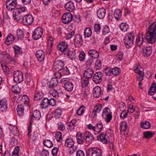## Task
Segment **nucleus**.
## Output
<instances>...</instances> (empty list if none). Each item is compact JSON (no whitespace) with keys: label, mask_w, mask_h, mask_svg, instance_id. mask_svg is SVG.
Returning a JSON list of instances; mask_svg holds the SVG:
<instances>
[{"label":"nucleus","mask_w":156,"mask_h":156,"mask_svg":"<svg viewBox=\"0 0 156 156\" xmlns=\"http://www.w3.org/2000/svg\"><path fill=\"white\" fill-rule=\"evenodd\" d=\"M156 23H151L148 27L145 39L149 43L154 44L156 41Z\"/></svg>","instance_id":"f257e3e1"},{"label":"nucleus","mask_w":156,"mask_h":156,"mask_svg":"<svg viewBox=\"0 0 156 156\" xmlns=\"http://www.w3.org/2000/svg\"><path fill=\"white\" fill-rule=\"evenodd\" d=\"M86 156H102V151L98 147H90L87 149Z\"/></svg>","instance_id":"f03ea898"},{"label":"nucleus","mask_w":156,"mask_h":156,"mask_svg":"<svg viewBox=\"0 0 156 156\" xmlns=\"http://www.w3.org/2000/svg\"><path fill=\"white\" fill-rule=\"evenodd\" d=\"M25 10V8L24 7L16 9L13 12V16L14 19L17 21L20 20L23 17V13L24 12Z\"/></svg>","instance_id":"7ed1b4c3"},{"label":"nucleus","mask_w":156,"mask_h":156,"mask_svg":"<svg viewBox=\"0 0 156 156\" xmlns=\"http://www.w3.org/2000/svg\"><path fill=\"white\" fill-rule=\"evenodd\" d=\"M134 37V34L133 33L128 34L124 39V44L127 48H130L133 44Z\"/></svg>","instance_id":"20e7f679"},{"label":"nucleus","mask_w":156,"mask_h":156,"mask_svg":"<svg viewBox=\"0 0 156 156\" xmlns=\"http://www.w3.org/2000/svg\"><path fill=\"white\" fill-rule=\"evenodd\" d=\"M108 138V136L107 134L102 133L97 136V139L98 140H100V141L105 144L109 143V148L112 149L113 148V144L111 142Z\"/></svg>","instance_id":"39448f33"},{"label":"nucleus","mask_w":156,"mask_h":156,"mask_svg":"<svg viewBox=\"0 0 156 156\" xmlns=\"http://www.w3.org/2000/svg\"><path fill=\"white\" fill-rule=\"evenodd\" d=\"M13 75L14 80L16 83H20L23 80V75L21 71L19 70L15 71Z\"/></svg>","instance_id":"423d86ee"},{"label":"nucleus","mask_w":156,"mask_h":156,"mask_svg":"<svg viewBox=\"0 0 156 156\" xmlns=\"http://www.w3.org/2000/svg\"><path fill=\"white\" fill-rule=\"evenodd\" d=\"M43 34V29L41 27H37L33 32L32 37L35 40H37L41 38Z\"/></svg>","instance_id":"0eeeda50"},{"label":"nucleus","mask_w":156,"mask_h":156,"mask_svg":"<svg viewBox=\"0 0 156 156\" xmlns=\"http://www.w3.org/2000/svg\"><path fill=\"white\" fill-rule=\"evenodd\" d=\"M7 9L9 11L14 9L16 5V0H7L5 2Z\"/></svg>","instance_id":"6e6552de"},{"label":"nucleus","mask_w":156,"mask_h":156,"mask_svg":"<svg viewBox=\"0 0 156 156\" xmlns=\"http://www.w3.org/2000/svg\"><path fill=\"white\" fill-rule=\"evenodd\" d=\"M22 22L25 25H29L31 24L34 21V19L31 15H25L23 18Z\"/></svg>","instance_id":"1a4fd4ad"},{"label":"nucleus","mask_w":156,"mask_h":156,"mask_svg":"<svg viewBox=\"0 0 156 156\" xmlns=\"http://www.w3.org/2000/svg\"><path fill=\"white\" fill-rule=\"evenodd\" d=\"M85 141L88 144H91L94 139L93 135L89 132L86 131L83 133Z\"/></svg>","instance_id":"9d476101"},{"label":"nucleus","mask_w":156,"mask_h":156,"mask_svg":"<svg viewBox=\"0 0 156 156\" xmlns=\"http://www.w3.org/2000/svg\"><path fill=\"white\" fill-rule=\"evenodd\" d=\"M72 16L70 13H65L62 16V21L64 24H68L72 20Z\"/></svg>","instance_id":"9b49d317"},{"label":"nucleus","mask_w":156,"mask_h":156,"mask_svg":"<svg viewBox=\"0 0 156 156\" xmlns=\"http://www.w3.org/2000/svg\"><path fill=\"white\" fill-rule=\"evenodd\" d=\"M65 65L64 62L62 60H58L54 63L53 69L56 71H60Z\"/></svg>","instance_id":"f8f14e48"},{"label":"nucleus","mask_w":156,"mask_h":156,"mask_svg":"<svg viewBox=\"0 0 156 156\" xmlns=\"http://www.w3.org/2000/svg\"><path fill=\"white\" fill-rule=\"evenodd\" d=\"M102 74L101 72H98L94 74L93 78V81L96 84L101 83L102 81Z\"/></svg>","instance_id":"ddd939ff"},{"label":"nucleus","mask_w":156,"mask_h":156,"mask_svg":"<svg viewBox=\"0 0 156 156\" xmlns=\"http://www.w3.org/2000/svg\"><path fill=\"white\" fill-rule=\"evenodd\" d=\"M45 53L44 51L42 50H39L37 51L36 56L37 60L40 62H42L44 59Z\"/></svg>","instance_id":"4468645a"},{"label":"nucleus","mask_w":156,"mask_h":156,"mask_svg":"<svg viewBox=\"0 0 156 156\" xmlns=\"http://www.w3.org/2000/svg\"><path fill=\"white\" fill-rule=\"evenodd\" d=\"M77 142L79 144H83L85 141V139L83 134L80 132H78L76 135Z\"/></svg>","instance_id":"2eb2a0df"},{"label":"nucleus","mask_w":156,"mask_h":156,"mask_svg":"<svg viewBox=\"0 0 156 156\" xmlns=\"http://www.w3.org/2000/svg\"><path fill=\"white\" fill-rule=\"evenodd\" d=\"M7 109V101L4 99L0 101V110L2 112H5Z\"/></svg>","instance_id":"dca6fc26"},{"label":"nucleus","mask_w":156,"mask_h":156,"mask_svg":"<svg viewBox=\"0 0 156 156\" xmlns=\"http://www.w3.org/2000/svg\"><path fill=\"white\" fill-rule=\"evenodd\" d=\"M65 8L67 10L70 12H73L75 8L74 4L71 1L65 4Z\"/></svg>","instance_id":"f3484780"},{"label":"nucleus","mask_w":156,"mask_h":156,"mask_svg":"<svg viewBox=\"0 0 156 156\" xmlns=\"http://www.w3.org/2000/svg\"><path fill=\"white\" fill-rule=\"evenodd\" d=\"M94 74V71L92 69L88 68L86 69L83 74V76L86 78H91Z\"/></svg>","instance_id":"a211bd4d"},{"label":"nucleus","mask_w":156,"mask_h":156,"mask_svg":"<svg viewBox=\"0 0 156 156\" xmlns=\"http://www.w3.org/2000/svg\"><path fill=\"white\" fill-rule=\"evenodd\" d=\"M105 9L103 8L99 9L97 12L98 16L100 19H103L105 16Z\"/></svg>","instance_id":"6ab92c4d"},{"label":"nucleus","mask_w":156,"mask_h":156,"mask_svg":"<svg viewBox=\"0 0 156 156\" xmlns=\"http://www.w3.org/2000/svg\"><path fill=\"white\" fill-rule=\"evenodd\" d=\"M68 45L66 42L62 41L58 45V49L61 51H64L67 49Z\"/></svg>","instance_id":"aec40b11"},{"label":"nucleus","mask_w":156,"mask_h":156,"mask_svg":"<svg viewBox=\"0 0 156 156\" xmlns=\"http://www.w3.org/2000/svg\"><path fill=\"white\" fill-rule=\"evenodd\" d=\"M101 89L100 87L97 86L93 90V96L95 98H98L101 94Z\"/></svg>","instance_id":"412c9836"},{"label":"nucleus","mask_w":156,"mask_h":156,"mask_svg":"<svg viewBox=\"0 0 156 156\" xmlns=\"http://www.w3.org/2000/svg\"><path fill=\"white\" fill-rule=\"evenodd\" d=\"M65 89L68 92H71L72 91L73 88V83L70 82H66L64 84Z\"/></svg>","instance_id":"4be33fe9"},{"label":"nucleus","mask_w":156,"mask_h":156,"mask_svg":"<svg viewBox=\"0 0 156 156\" xmlns=\"http://www.w3.org/2000/svg\"><path fill=\"white\" fill-rule=\"evenodd\" d=\"M41 115L40 112L37 110H35L34 112L33 115L31 117L30 123L31 124L33 122V118L34 117L36 119H39L41 117Z\"/></svg>","instance_id":"5701e85b"},{"label":"nucleus","mask_w":156,"mask_h":156,"mask_svg":"<svg viewBox=\"0 0 156 156\" xmlns=\"http://www.w3.org/2000/svg\"><path fill=\"white\" fill-rule=\"evenodd\" d=\"M143 50V54L145 56H149L152 52V48L150 46L147 47Z\"/></svg>","instance_id":"b1692460"},{"label":"nucleus","mask_w":156,"mask_h":156,"mask_svg":"<svg viewBox=\"0 0 156 156\" xmlns=\"http://www.w3.org/2000/svg\"><path fill=\"white\" fill-rule=\"evenodd\" d=\"M14 49L15 52V57L16 58L19 55L22 53V49L18 46L15 45L14 46Z\"/></svg>","instance_id":"393cba45"},{"label":"nucleus","mask_w":156,"mask_h":156,"mask_svg":"<svg viewBox=\"0 0 156 156\" xmlns=\"http://www.w3.org/2000/svg\"><path fill=\"white\" fill-rule=\"evenodd\" d=\"M88 54L92 58H98L99 57V53L98 52L94 49L90 50L88 51Z\"/></svg>","instance_id":"a878e982"},{"label":"nucleus","mask_w":156,"mask_h":156,"mask_svg":"<svg viewBox=\"0 0 156 156\" xmlns=\"http://www.w3.org/2000/svg\"><path fill=\"white\" fill-rule=\"evenodd\" d=\"M15 38L14 36L11 34H9L6 37L5 40V43L7 45H9L10 44H12Z\"/></svg>","instance_id":"bb28decb"},{"label":"nucleus","mask_w":156,"mask_h":156,"mask_svg":"<svg viewBox=\"0 0 156 156\" xmlns=\"http://www.w3.org/2000/svg\"><path fill=\"white\" fill-rule=\"evenodd\" d=\"M102 106L101 104H98L96 105L94 108L93 111L92 112V115L95 116L96 115V113L99 112L101 109Z\"/></svg>","instance_id":"cd10ccee"},{"label":"nucleus","mask_w":156,"mask_h":156,"mask_svg":"<svg viewBox=\"0 0 156 156\" xmlns=\"http://www.w3.org/2000/svg\"><path fill=\"white\" fill-rule=\"evenodd\" d=\"M58 80L56 78H52L48 82L49 87L52 88L57 85L58 84Z\"/></svg>","instance_id":"c85d7f7f"},{"label":"nucleus","mask_w":156,"mask_h":156,"mask_svg":"<svg viewBox=\"0 0 156 156\" xmlns=\"http://www.w3.org/2000/svg\"><path fill=\"white\" fill-rule=\"evenodd\" d=\"M43 97V94L41 92H40L37 90L35 93L34 97V100L36 101H38L41 99Z\"/></svg>","instance_id":"c756f323"},{"label":"nucleus","mask_w":156,"mask_h":156,"mask_svg":"<svg viewBox=\"0 0 156 156\" xmlns=\"http://www.w3.org/2000/svg\"><path fill=\"white\" fill-rule=\"evenodd\" d=\"M156 91V84L155 82L152 83L151 86L148 91V94L150 95H153Z\"/></svg>","instance_id":"7c9ffc66"},{"label":"nucleus","mask_w":156,"mask_h":156,"mask_svg":"<svg viewBox=\"0 0 156 156\" xmlns=\"http://www.w3.org/2000/svg\"><path fill=\"white\" fill-rule=\"evenodd\" d=\"M74 43L79 45H81L82 42V36L80 34L76 35L75 36L74 39Z\"/></svg>","instance_id":"2f4dec72"},{"label":"nucleus","mask_w":156,"mask_h":156,"mask_svg":"<svg viewBox=\"0 0 156 156\" xmlns=\"http://www.w3.org/2000/svg\"><path fill=\"white\" fill-rule=\"evenodd\" d=\"M114 15L116 19L117 20H119L122 16L121 11L119 9H116L114 12Z\"/></svg>","instance_id":"473e14b6"},{"label":"nucleus","mask_w":156,"mask_h":156,"mask_svg":"<svg viewBox=\"0 0 156 156\" xmlns=\"http://www.w3.org/2000/svg\"><path fill=\"white\" fill-rule=\"evenodd\" d=\"M48 99L47 98H44L42 100L41 105L42 106V108H45L48 107Z\"/></svg>","instance_id":"72a5a7b5"},{"label":"nucleus","mask_w":156,"mask_h":156,"mask_svg":"<svg viewBox=\"0 0 156 156\" xmlns=\"http://www.w3.org/2000/svg\"><path fill=\"white\" fill-rule=\"evenodd\" d=\"M10 56L7 54L1 53L0 54V61L1 62H5L7 59H10Z\"/></svg>","instance_id":"f704fd0d"},{"label":"nucleus","mask_w":156,"mask_h":156,"mask_svg":"<svg viewBox=\"0 0 156 156\" xmlns=\"http://www.w3.org/2000/svg\"><path fill=\"white\" fill-rule=\"evenodd\" d=\"M67 55L69 58L72 60L75 59L76 58V54L74 51L69 50L67 53Z\"/></svg>","instance_id":"c9c22d12"},{"label":"nucleus","mask_w":156,"mask_h":156,"mask_svg":"<svg viewBox=\"0 0 156 156\" xmlns=\"http://www.w3.org/2000/svg\"><path fill=\"white\" fill-rule=\"evenodd\" d=\"M140 126L143 129H148L150 127L151 125L149 122L144 121L141 123Z\"/></svg>","instance_id":"e433bc0d"},{"label":"nucleus","mask_w":156,"mask_h":156,"mask_svg":"<svg viewBox=\"0 0 156 156\" xmlns=\"http://www.w3.org/2000/svg\"><path fill=\"white\" fill-rule=\"evenodd\" d=\"M16 35L18 40H22L24 37L23 31L21 29L17 30L16 32Z\"/></svg>","instance_id":"4c0bfd02"},{"label":"nucleus","mask_w":156,"mask_h":156,"mask_svg":"<svg viewBox=\"0 0 156 156\" xmlns=\"http://www.w3.org/2000/svg\"><path fill=\"white\" fill-rule=\"evenodd\" d=\"M74 144V142L72 139L68 138L65 141V146L70 147L73 146Z\"/></svg>","instance_id":"58836bf2"},{"label":"nucleus","mask_w":156,"mask_h":156,"mask_svg":"<svg viewBox=\"0 0 156 156\" xmlns=\"http://www.w3.org/2000/svg\"><path fill=\"white\" fill-rule=\"evenodd\" d=\"M21 100L22 102L26 105H27L29 102V98L27 95L23 96L21 97Z\"/></svg>","instance_id":"ea45409f"},{"label":"nucleus","mask_w":156,"mask_h":156,"mask_svg":"<svg viewBox=\"0 0 156 156\" xmlns=\"http://www.w3.org/2000/svg\"><path fill=\"white\" fill-rule=\"evenodd\" d=\"M92 34L91 30L90 28L87 27L85 29L84 34L85 37H89L91 36Z\"/></svg>","instance_id":"a19ab883"},{"label":"nucleus","mask_w":156,"mask_h":156,"mask_svg":"<svg viewBox=\"0 0 156 156\" xmlns=\"http://www.w3.org/2000/svg\"><path fill=\"white\" fill-rule=\"evenodd\" d=\"M112 113L106 115L104 114L102 115L103 118L107 122H109L112 118Z\"/></svg>","instance_id":"79ce46f5"},{"label":"nucleus","mask_w":156,"mask_h":156,"mask_svg":"<svg viewBox=\"0 0 156 156\" xmlns=\"http://www.w3.org/2000/svg\"><path fill=\"white\" fill-rule=\"evenodd\" d=\"M17 111L19 115H22L24 113V108L22 105H18L17 106Z\"/></svg>","instance_id":"37998d69"},{"label":"nucleus","mask_w":156,"mask_h":156,"mask_svg":"<svg viewBox=\"0 0 156 156\" xmlns=\"http://www.w3.org/2000/svg\"><path fill=\"white\" fill-rule=\"evenodd\" d=\"M89 78H86L84 76L82 77L81 83L83 87H86L88 84V80Z\"/></svg>","instance_id":"c03bdc74"},{"label":"nucleus","mask_w":156,"mask_h":156,"mask_svg":"<svg viewBox=\"0 0 156 156\" xmlns=\"http://www.w3.org/2000/svg\"><path fill=\"white\" fill-rule=\"evenodd\" d=\"M128 127L127 124L126 122L123 121L120 125V129L121 131H125Z\"/></svg>","instance_id":"a18cd8bd"},{"label":"nucleus","mask_w":156,"mask_h":156,"mask_svg":"<svg viewBox=\"0 0 156 156\" xmlns=\"http://www.w3.org/2000/svg\"><path fill=\"white\" fill-rule=\"evenodd\" d=\"M85 110V107L83 105H82L77 110V114L79 115H81L84 113Z\"/></svg>","instance_id":"49530a36"},{"label":"nucleus","mask_w":156,"mask_h":156,"mask_svg":"<svg viewBox=\"0 0 156 156\" xmlns=\"http://www.w3.org/2000/svg\"><path fill=\"white\" fill-rule=\"evenodd\" d=\"M120 27L122 31L125 32L128 29V25L125 23H122L120 24Z\"/></svg>","instance_id":"de8ad7c7"},{"label":"nucleus","mask_w":156,"mask_h":156,"mask_svg":"<svg viewBox=\"0 0 156 156\" xmlns=\"http://www.w3.org/2000/svg\"><path fill=\"white\" fill-rule=\"evenodd\" d=\"M96 129H97V132H100L103 128V125L102 123L101 122H98L96 125Z\"/></svg>","instance_id":"09e8293b"},{"label":"nucleus","mask_w":156,"mask_h":156,"mask_svg":"<svg viewBox=\"0 0 156 156\" xmlns=\"http://www.w3.org/2000/svg\"><path fill=\"white\" fill-rule=\"evenodd\" d=\"M112 74L115 76L119 75L120 73V69L118 68L115 67L112 69Z\"/></svg>","instance_id":"8fccbe9b"},{"label":"nucleus","mask_w":156,"mask_h":156,"mask_svg":"<svg viewBox=\"0 0 156 156\" xmlns=\"http://www.w3.org/2000/svg\"><path fill=\"white\" fill-rule=\"evenodd\" d=\"M55 116L56 118H59L62 114V111L60 108H58L55 112Z\"/></svg>","instance_id":"3c124183"},{"label":"nucleus","mask_w":156,"mask_h":156,"mask_svg":"<svg viewBox=\"0 0 156 156\" xmlns=\"http://www.w3.org/2000/svg\"><path fill=\"white\" fill-rule=\"evenodd\" d=\"M143 42V38L142 37H137L136 40V43L138 46H140Z\"/></svg>","instance_id":"603ef678"},{"label":"nucleus","mask_w":156,"mask_h":156,"mask_svg":"<svg viewBox=\"0 0 156 156\" xmlns=\"http://www.w3.org/2000/svg\"><path fill=\"white\" fill-rule=\"evenodd\" d=\"M60 71L62 73L67 75H69L70 73L69 70L66 66L62 67Z\"/></svg>","instance_id":"864d4df0"},{"label":"nucleus","mask_w":156,"mask_h":156,"mask_svg":"<svg viewBox=\"0 0 156 156\" xmlns=\"http://www.w3.org/2000/svg\"><path fill=\"white\" fill-rule=\"evenodd\" d=\"M44 145L48 147H51L53 146V143L51 140H45L44 142Z\"/></svg>","instance_id":"5fc2aeb1"},{"label":"nucleus","mask_w":156,"mask_h":156,"mask_svg":"<svg viewBox=\"0 0 156 156\" xmlns=\"http://www.w3.org/2000/svg\"><path fill=\"white\" fill-rule=\"evenodd\" d=\"M20 147L19 146H16L15 148L14 151L12 152V156H19Z\"/></svg>","instance_id":"6e6d98bb"},{"label":"nucleus","mask_w":156,"mask_h":156,"mask_svg":"<svg viewBox=\"0 0 156 156\" xmlns=\"http://www.w3.org/2000/svg\"><path fill=\"white\" fill-rule=\"evenodd\" d=\"M101 61L99 59H97L95 63L96 69H100L101 67Z\"/></svg>","instance_id":"4d7b16f0"},{"label":"nucleus","mask_w":156,"mask_h":156,"mask_svg":"<svg viewBox=\"0 0 156 156\" xmlns=\"http://www.w3.org/2000/svg\"><path fill=\"white\" fill-rule=\"evenodd\" d=\"M144 136L147 139L150 138L153 135V134L151 132L147 131L144 133Z\"/></svg>","instance_id":"13d9d810"},{"label":"nucleus","mask_w":156,"mask_h":156,"mask_svg":"<svg viewBox=\"0 0 156 156\" xmlns=\"http://www.w3.org/2000/svg\"><path fill=\"white\" fill-rule=\"evenodd\" d=\"M55 137L58 142H60L62 140L61 133L60 132L56 133L55 134Z\"/></svg>","instance_id":"bf43d9fd"},{"label":"nucleus","mask_w":156,"mask_h":156,"mask_svg":"<svg viewBox=\"0 0 156 156\" xmlns=\"http://www.w3.org/2000/svg\"><path fill=\"white\" fill-rule=\"evenodd\" d=\"M104 72L107 76H110L112 74V69L109 67L105 68L104 69Z\"/></svg>","instance_id":"052dcab7"},{"label":"nucleus","mask_w":156,"mask_h":156,"mask_svg":"<svg viewBox=\"0 0 156 156\" xmlns=\"http://www.w3.org/2000/svg\"><path fill=\"white\" fill-rule=\"evenodd\" d=\"M140 66H137L136 68L134 69V71L136 73H138L140 76L142 77L144 75L142 71L140 70Z\"/></svg>","instance_id":"680f3d73"},{"label":"nucleus","mask_w":156,"mask_h":156,"mask_svg":"<svg viewBox=\"0 0 156 156\" xmlns=\"http://www.w3.org/2000/svg\"><path fill=\"white\" fill-rule=\"evenodd\" d=\"M85 54L83 52H80L79 55V59L80 61H83L85 59Z\"/></svg>","instance_id":"e2e57ef3"},{"label":"nucleus","mask_w":156,"mask_h":156,"mask_svg":"<svg viewBox=\"0 0 156 156\" xmlns=\"http://www.w3.org/2000/svg\"><path fill=\"white\" fill-rule=\"evenodd\" d=\"M19 88L16 86H13L11 89L12 92L15 94H18L19 92Z\"/></svg>","instance_id":"0e129e2a"},{"label":"nucleus","mask_w":156,"mask_h":156,"mask_svg":"<svg viewBox=\"0 0 156 156\" xmlns=\"http://www.w3.org/2000/svg\"><path fill=\"white\" fill-rule=\"evenodd\" d=\"M48 104L51 105L52 106H55L56 103V101L53 98H51L50 99H48Z\"/></svg>","instance_id":"69168bd1"},{"label":"nucleus","mask_w":156,"mask_h":156,"mask_svg":"<svg viewBox=\"0 0 156 156\" xmlns=\"http://www.w3.org/2000/svg\"><path fill=\"white\" fill-rule=\"evenodd\" d=\"M111 113V110L109 108L106 107L103 109L102 115H103L104 114L107 115V114H108Z\"/></svg>","instance_id":"338daca9"},{"label":"nucleus","mask_w":156,"mask_h":156,"mask_svg":"<svg viewBox=\"0 0 156 156\" xmlns=\"http://www.w3.org/2000/svg\"><path fill=\"white\" fill-rule=\"evenodd\" d=\"M76 156H85L83 151L81 150H78L76 152Z\"/></svg>","instance_id":"774afa93"}]
</instances>
